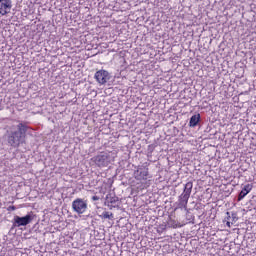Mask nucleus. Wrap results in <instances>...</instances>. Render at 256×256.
<instances>
[{"label": "nucleus", "instance_id": "1", "mask_svg": "<svg viewBox=\"0 0 256 256\" xmlns=\"http://www.w3.org/2000/svg\"><path fill=\"white\" fill-rule=\"evenodd\" d=\"M17 131H11L8 137V143L11 147H19L23 141H25V137L27 135V129L29 127L24 123H19L17 125Z\"/></svg>", "mask_w": 256, "mask_h": 256}, {"label": "nucleus", "instance_id": "2", "mask_svg": "<svg viewBox=\"0 0 256 256\" xmlns=\"http://www.w3.org/2000/svg\"><path fill=\"white\" fill-rule=\"evenodd\" d=\"M92 163L97 167H107L111 161H115V157H111V152H101L100 154L91 158Z\"/></svg>", "mask_w": 256, "mask_h": 256}, {"label": "nucleus", "instance_id": "3", "mask_svg": "<svg viewBox=\"0 0 256 256\" xmlns=\"http://www.w3.org/2000/svg\"><path fill=\"white\" fill-rule=\"evenodd\" d=\"M72 209L78 213V215H83L87 211V202L81 198H77L72 202Z\"/></svg>", "mask_w": 256, "mask_h": 256}, {"label": "nucleus", "instance_id": "4", "mask_svg": "<svg viewBox=\"0 0 256 256\" xmlns=\"http://www.w3.org/2000/svg\"><path fill=\"white\" fill-rule=\"evenodd\" d=\"M31 221H33V215H31V214H28L24 217H20V216L14 217V225L16 227H25V226L29 225V223H31Z\"/></svg>", "mask_w": 256, "mask_h": 256}, {"label": "nucleus", "instance_id": "5", "mask_svg": "<svg viewBox=\"0 0 256 256\" xmlns=\"http://www.w3.org/2000/svg\"><path fill=\"white\" fill-rule=\"evenodd\" d=\"M148 177L149 168L141 166L134 172V178L136 179V181H147Z\"/></svg>", "mask_w": 256, "mask_h": 256}, {"label": "nucleus", "instance_id": "6", "mask_svg": "<svg viewBox=\"0 0 256 256\" xmlns=\"http://www.w3.org/2000/svg\"><path fill=\"white\" fill-rule=\"evenodd\" d=\"M94 79L99 85H105L109 79V72L107 70H99L95 73Z\"/></svg>", "mask_w": 256, "mask_h": 256}, {"label": "nucleus", "instance_id": "7", "mask_svg": "<svg viewBox=\"0 0 256 256\" xmlns=\"http://www.w3.org/2000/svg\"><path fill=\"white\" fill-rule=\"evenodd\" d=\"M11 7H13L11 0H0V14L7 15L11 13Z\"/></svg>", "mask_w": 256, "mask_h": 256}, {"label": "nucleus", "instance_id": "8", "mask_svg": "<svg viewBox=\"0 0 256 256\" xmlns=\"http://www.w3.org/2000/svg\"><path fill=\"white\" fill-rule=\"evenodd\" d=\"M253 189V185L252 184H247L245 185L241 192L238 195V201H241L242 199H245V196L249 195V193H251Z\"/></svg>", "mask_w": 256, "mask_h": 256}, {"label": "nucleus", "instance_id": "9", "mask_svg": "<svg viewBox=\"0 0 256 256\" xmlns=\"http://www.w3.org/2000/svg\"><path fill=\"white\" fill-rule=\"evenodd\" d=\"M187 203H189V197L181 194L178 199L179 209H187Z\"/></svg>", "mask_w": 256, "mask_h": 256}, {"label": "nucleus", "instance_id": "10", "mask_svg": "<svg viewBox=\"0 0 256 256\" xmlns=\"http://www.w3.org/2000/svg\"><path fill=\"white\" fill-rule=\"evenodd\" d=\"M193 191V182H187L184 186V190L181 195L185 197H191V192Z\"/></svg>", "mask_w": 256, "mask_h": 256}, {"label": "nucleus", "instance_id": "11", "mask_svg": "<svg viewBox=\"0 0 256 256\" xmlns=\"http://www.w3.org/2000/svg\"><path fill=\"white\" fill-rule=\"evenodd\" d=\"M106 201L109 207H115L117 201H119V198L117 196H113L111 194H108L106 196Z\"/></svg>", "mask_w": 256, "mask_h": 256}, {"label": "nucleus", "instance_id": "12", "mask_svg": "<svg viewBox=\"0 0 256 256\" xmlns=\"http://www.w3.org/2000/svg\"><path fill=\"white\" fill-rule=\"evenodd\" d=\"M200 120H201V114L193 115L190 118V122H189L190 127H197V124L199 123Z\"/></svg>", "mask_w": 256, "mask_h": 256}, {"label": "nucleus", "instance_id": "13", "mask_svg": "<svg viewBox=\"0 0 256 256\" xmlns=\"http://www.w3.org/2000/svg\"><path fill=\"white\" fill-rule=\"evenodd\" d=\"M100 217L101 219H113V213L105 211L100 215Z\"/></svg>", "mask_w": 256, "mask_h": 256}, {"label": "nucleus", "instance_id": "14", "mask_svg": "<svg viewBox=\"0 0 256 256\" xmlns=\"http://www.w3.org/2000/svg\"><path fill=\"white\" fill-rule=\"evenodd\" d=\"M169 225L174 229H177V227H179V225H177V222L175 220H170Z\"/></svg>", "mask_w": 256, "mask_h": 256}, {"label": "nucleus", "instance_id": "15", "mask_svg": "<svg viewBox=\"0 0 256 256\" xmlns=\"http://www.w3.org/2000/svg\"><path fill=\"white\" fill-rule=\"evenodd\" d=\"M15 209H17V207H15V206H9V207L7 208V211H15Z\"/></svg>", "mask_w": 256, "mask_h": 256}, {"label": "nucleus", "instance_id": "16", "mask_svg": "<svg viewBox=\"0 0 256 256\" xmlns=\"http://www.w3.org/2000/svg\"><path fill=\"white\" fill-rule=\"evenodd\" d=\"M92 201H99V196H93Z\"/></svg>", "mask_w": 256, "mask_h": 256}, {"label": "nucleus", "instance_id": "17", "mask_svg": "<svg viewBox=\"0 0 256 256\" xmlns=\"http://www.w3.org/2000/svg\"><path fill=\"white\" fill-rule=\"evenodd\" d=\"M227 225H228V227H231V224L229 222H227Z\"/></svg>", "mask_w": 256, "mask_h": 256}]
</instances>
